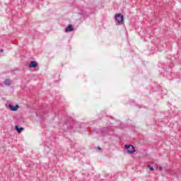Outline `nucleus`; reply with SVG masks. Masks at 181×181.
<instances>
[{
	"instance_id": "obj_14",
	"label": "nucleus",
	"mask_w": 181,
	"mask_h": 181,
	"mask_svg": "<svg viewBox=\"0 0 181 181\" xmlns=\"http://www.w3.org/2000/svg\"><path fill=\"white\" fill-rule=\"evenodd\" d=\"M132 103H135V100H132V99L129 100V103H130V104H132Z\"/></svg>"
},
{
	"instance_id": "obj_9",
	"label": "nucleus",
	"mask_w": 181,
	"mask_h": 181,
	"mask_svg": "<svg viewBox=\"0 0 181 181\" xmlns=\"http://www.w3.org/2000/svg\"><path fill=\"white\" fill-rule=\"evenodd\" d=\"M147 166L151 172H153V170H155V168H153V166L151 165H148Z\"/></svg>"
},
{
	"instance_id": "obj_5",
	"label": "nucleus",
	"mask_w": 181,
	"mask_h": 181,
	"mask_svg": "<svg viewBox=\"0 0 181 181\" xmlns=\"http://www.w3.org/2000/svg\"><path fill=\"white\" fill-rule=\"evenodd\" d=\"M39 66V64L36 61H30L28 65L30 69H36Z\"/></svg>"
},
{
	"instance_id": "obj_16",
	"label": "nucleus",
	"mask_w": 181,
	"mask_h": 181,
	"mask_svg": "<svg viewBox=\"0 0 181 181\" xmlns=\"http://www.w3.org/2000/svg\"><path fill=\"white\" fill-rule=\"evenodd\" d=\"M0 53H4V49H0Z\"/></svg>"
},
{
	"instance_id": "obj_13",
	"label": "nucleus",
	"mask_w": 181,
	"mask_h": 181,
	"mask_svg": "<svg viewBox=\"0 0 181 181\" xmlns=\"http://www.w3.org/2000/svg\"><path fill=\"white\" fill-rule=\"evenodd\" d=\"M156 169H160V170H162L163 168L162 166H156Z\"/></svg>"
},
{
	"instance_id": "obj_8",
	"label": "nucleus",
	"mask_w": 181,
	"mask_h": 181,
	"mask_svg": "<svg viewBox=\"0 0 181 181\" xmlns=\"http://www.w3.org/2000/svg\"><path fill=\"white\" fill-rule=\"evenodd\" d=\"M14 129L18 133L21 134V132L23 131V127H19V125H16L14 127Z\"/></svg>"
},
{
	"instance_id": "obj_11",
	"label": "nucleus",
	"mask_w": 181,
	"mask_h": 181,
	"mask_svg": "<svg viewBox=\"0 0 181 181\" xmlns=\"http://www.w3.org/2000/svg\"><path fill=\"white\" fill-rule=\"evenodd\" d=\"M48 150H49V146H45V151L46 152H48V153H49V151H47Z\"/></svg>"
},
{
	"instance_id": "obj_4",
	"label": "nucleus",
	"mask_w": 181,
	"mask_h": 181,
	"mask_svg": "<svg viewBox=\"0 0 181 181\" xmlns=\"http://www.w3.org/2000/svg\"><path fill=\"white\" fill-rule=\"evenodd\" d=\"M8 110H10V111H18V110H19V105L9 104Z\"/></svg>"
},
{
	"instance_id": "obj_6",
	"label": "nucleus",
	"mask_w": 181,
	"mask_h": 181,
	"mask_svg": "<svg viewBox=\"0 0 181 181\" xmlns=\"http://www.w3.org/2000/svg\"><path fill=\"white\" fill-rule=\"evenodd\" d=\"M74 30V27L71 24H69L65 28L66 33H69L70 32H73Z\"/></svg>"
},
{
	"instance_id": "obj_17",
	"label": "nucleus",
	"mask_w": 181,
	"mask_h": 181,
	"mask_svg": "<svg viewBox=\"0 0 181 181\" xmlns=\"http://www.w3.org/2000/svg\"><path fill=\"white\" fill-rule=\"evenodd\" d=\"M84 131H88V129L87 127H85Z\"/></svg>"
},
{
	"instance_id": "obj_12",
	"label": "nucleus",
	"mask_w": 181,
	"mask_h": 181,
	"mask_svg": "<svg viewBox=\"0 0 181 181\" xmlns=\"http://www.w3.org/2000/svg\"><path fill=\"white\" fill-rule=\"evenodd\" d=\"M54 155H55V156H59V155H62V153H60V152H58V153L54 152Z\"/></svg>"
},
{
	"instance_id": "obj_10",
	"label": "nucleus",
	"mask_w": 181,
	"mask_h": 181,
	"mask_svg": "<svg viewBox=\"0 0 181 181\" xmlns=\"http://www.w3.org/2000/svg\"><path fill=\"white\" fill-rule=\"evenodd\" d=\"M11 4H13V5H15L16 6H18V5H19V2H18V0H13Z\"/></svg>"
},
{
	"instance_id": "obj_15",
	"label": "nucleus",
	"mask_w": 181,
	"mask_h": 181,
	"mask_svg": "<svg viewBox=\"0 0 181 181\" xmlns=\"http://www.w3.org/2000/svg\"><path fill=\"white\" fill-rule=\"evenodd\" d=\"M101 149H102V148H101L100 146H98V151H101Z\"/></svg>"
},
{
	"instance_id": "obj_1",
	"label": "nucleus",
	"mask_w": 181,
	"mask_h": 181,
	"mask_svg": "<svg viewBox=\"0 0 181 181\" xmlns=\"http://www.w3.org/2000/svg\"><path fill=\"white\" fill-rule=\"evenodd\" d=\"M93 132L98 135V136H106L107 134H108V131L107 127H102L100 129L95 128L93 129Z\"/></svg>"
},
{
	"instance_id": "obj_2",
	"label": "nucleus",
	"mask_w": 181,
	"mask_h": 181,
	"mask_svg": "<svg viewBox=\"0 0 181 181\" xmlns=\"http://www.w3.org/2000/svg\"><path fill=\"white\" fill-rule=\"evenodd\" d=\"M124 150L126 151L128 155H134V152H136V149H135V146L132 144H125Z\"/></svg>"
},
{
	"instance_id": "obj_7",
	"label": "nucleus",
	"mask_w": 181,
	"mask_h": 181,
	"mask_svg": "<svg viewBox=\"0 0 181 181\" xmlns=\"http://www.w3.org/2000/svg\"><path fill=\"white\" fill-rule=\"evenodd\" d=\"M4 84L6 85L7 87H11V85L12 84V80L9 78H6L4 81Z\"/></svg>"
},
{
	"instance_id": "obj_3",
	"label": "nucleus",
	"mask_w": 181,
	"mask_h": 181,
	"mask_svg": "<svg viewBox=\"0 0 181 181\" xmlns=\"http://www.w3.org/2000/svg\"><path fill=\"white\" fill-rule=\"evenodd\" d=\"M115 19L117 23H124V15L117 13L115 16Z\"/></svg>"
}]
</instances>
